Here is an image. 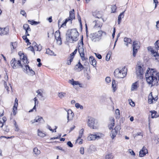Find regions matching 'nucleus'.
I'll return each mask as SVG.
<instances>
[{
    "mask_svg": "<svg viewBox=\"0 0 159 159\" xmlns=\"http://www.w3.org/2000/svg\"><path fill=\"white\" fill-rule=\"evenodd\" d=\"M148 69L149 70H147L145 74L147 82L148 84H151L152 87L153 85H157V77H158V80L159 81V72L156 73L154 69H152L150 71V68Z\"/></svg>",
    "mask_w": 159,
    "mask_h": 159,
    "instance_id": "f257e3e1",
    "label": "nucleus"
},
{
    "mask_svg": "<svg viewBox=\"0 0 159 159\" xmlns=\"http://www.w3.org/2000/svg\"><path fill=\"white\" fill-rule=\"evenodd\" d=\"M68 33L69 31H68V33L66 34V38L68 41L72 42L78 40L77 37L79 35V33L76 29L72 30Z\"/></svg>",
    "mask_w": 159,
    "mask_h": 159,
    "instance_id": "f03ea898",
    "label": "nucleus"
},
{
    "mask_svg": "<svg viewBox=\"0 0 159 159\" xmlns=\"http://www.w3.org/2000/svg\"><path fill=\"white\" fill-rule=\"evenodd\" d=\"M127 69L125 67L121 69H117L114 72V74L115 77L118 78H123L126 76Z\"/></svg>",
    "mask_w": 159,
    "mask_h": 159,
    "instance_id": "7ed1b4c3",
    "label": "nucleus"
},
{
    "mask_svg": "<svg viewBox=\"0 0 159 159\" xmlns=\"http://www.w3.org/2000/svg\"><path fill=\"white\" fill-rule=\"evenodd\" d=\"M103 34L105 35L106 33L101 30L97 32L92 34L91 37L92 40L94 42L99 41L101 39Z\"/></svg>",
    "mask_w": 159,
    "mask_h": 159,
    "instance_id": "20e7f679",
    "label": "nucleus"
},
{
    "mask_svg": "<svg viewBox=\"0 0 159 159\" xmlns=\"http://www.w3.org/2000/svg\"><path fill=\"white\" fill-rule=\"evenodd\" d=\"M11 66L14 69H16L20 66L23 70H25L24 65H22V62L21 63L20 60H17L15 58L12 59L10 62Z\"/></svg>",
    "mask_w": 159,
    "mask_h": 159,
    "instance_id": "39448f33",
    "label": "nucleus"
},
{
    "mask_svg": "<svg viewBox=\"0 0 159 159\" xmlns=\"http://www.w3.org/2000/svg\"><path fill=\"white\" fill-rule=\"evenodd\" d=\"M83 37L82 36L81 42L78 43V51L82 60H85L84 57V49L83 48Z\"/></svg>",
    "mask_w": 159,
    "mask_h": 159,
    "instance_id": "423d86ee",
    "label": "nucleus"
},
{
    "mask_svg": "<svg viewBox=\"0 0 159 159\" xmlns=\"http://www.w3.org/2000/svg\"><path fill=\"white\" fill-rule=\"evenodd\" d=\"M148 50L150 51L152 56L153 57V60H156L157 61H159V54L157 52H155L153 48L151 47H148L147 48Z\"/></svg>",
    "mask_w": 159,
    "mask_h": 159,
    "instance_id": "0eeeda50",
    "label": "nucleus"
},
{
    "mask_svg": "<svg viewBox=\"0 0 159 159\" xmlns=\"http://www.w3.org/2000/svg\"><path fill=\"white\" fill-rule=\"evenodd\" d=\"M74 10L73 9L70 12V16L68 18H67L65 21L61 25V27H64L66 25V23L69 21L71 22L73 19H75V16L74 13Z\"/></svg>",
    "mask_w": 159,
    "mask_h": 159,
    "instance_id": "6e6552de",
    "label": "nucleus"
},
{
    "mask_svg": "<svg viewBox=\"0 0 159 159\" xmlns=\"http://www.w3.org/2000/svg\"><path fill=\"white\" fill-rule=\"evenodd\" d=\"M133 55L134 57H135L138 52V49L139 48V47L138 45V41H134L133 43Z\"/></svg>",
    "mask_w": 159,
    "mask_h": 159,
    "instance_id": "1a4fd4ad",
    "label": "nucleus"
},
{
    "mask_svg": "<svg viewBox=\"0 0 159 159\" xmlns=\"http://www.w3.org/2000/svg\"><path fill=\"white\" fill-rule=\"evenodd\" d=\"M55 36L57 44L61 45L62 44V40L60 36V33L59 30L55 32Z\"/></svg>",
    "mask_w": 159,
    "mask_h": 159,
    "instance_id": "9d476101",
    "label": "nucleus"
},
{
    "mask_svg": "<svg viewBox=\"0 0 159 159\" xmlns=\"http://www.w3.org/2000/svg\"><path fill=\"white\" fill-rule=\"evenodd\" d=\"M136 72L137 76L139 77L140 79H142V75L143 73V70L141 66H138L137 67Z\"/></svg>",
    "mask_w": 159,
    "mask_h": 159,
    "instance_id": "9b49d317",
    "label": "nucleus"
},
{
    "mask_svg": "<svg viewBox=\"0 0 159 159\" xmlns=\"http://www.w3.org/2000/svg\"><path fill=\"white\" fill-rule=\"evenodd\" d=\"M24 66L25 70H23L24 71L25 70L27 73H29V75L31 76L35 75V72L30 68L28 65H25Z\"/></svg>",
    "mask_w": 159,
    "mask_h": 159,
    "instance_id": "f8f14e48",
    "label": "nucleus"
},
{
    "mask_svg": "<svg viewBox=\"0 0 159 159\" xmlns=\"http://www.w3.org/2000/svg\"><path fill=\"white\" fill-rule=\"evenodd\" d=\"M9 32V28L6 27L4 28L0 27V34L1 35H4L8 34Z\"/></svg>",
    "mask_w": 159,
    "mask_h": 159,
    "instance_id": "ddd939ff",
    "label": "nucleus"
},
{
    "mask_svg": "<svg viewBox=\"0 0 159 159\" xmlns=\"http://www.w3.org/2000/svg\"><path fill=\"white\" fill-rule=\"evenodd\" d=\"M88 125L90 128L94 129L95 119L92 117L90 118L88 121Z\"/></svg>",
    "mask_w": 159,
    "mask_h": 159,
    "instance_id": "4468645a",
    "label": "nucleus"
},
{
    "mask_svg": "<svg viewBox=\"0 0 159 159\" xmlns=\"http://www.w3.org/2000/svg\"><path fill=\"white\" fill-rule=\"evenodd\" d=\"M84 67L81 64L80 62H78V64H76L75 66L74 70L77 71H80L82 70Z\"/></svg>",
    "mask_w": 159,
    "mask_h": 159,
    "instance_id": "2eb2a0df",
    "label": "nucleus"
},
{
    "mask_svg": "<svg viewBox=\"0 0 159 159\" xmlns=\"http://www.w3.org/2000/svg\"><path fill=\"white\" fill-rule=\"evenodd\" d=\"M67 112V119L68 120L67 122H68L69 121L72 120L74 116V114L72 111L70 109L68 110Z\"/></svg>",
    "mask_w": 159,
    "mask_h": 159,
    "instance_id": "dca6fc26",
    "label": "nucleus"
},
{
    "mask_svg": "<svg viewBox=\"0 0 159 159\" xmlns=\"http://www.w3.org/2000/svg\"><path fill=\"white\" fill-rule=\"evenodd\" d=\"M148 150L146 148L143 146L142 149L139 152V155L140 157H144L146 154L148 153Z\"/></svg>",
    "mask_w": 159,
    "mask_h": 159,
    "instance_id": "f3484780",
    "label": "nucleus"
},
{
    "mask_svg": "<svg viewBox=\"0 0 159 159\" xmlns=\"http://www.w3.org/2000/svg\"><path fill=\"white\" fill-rule=\"evenodd\" d=\"M69 82L73 85H79L80 87H82V84L80 83L78 81L74 80L73 79L69 80Z\"/></svg>",
    "mask_w": 159,
    "mask_h": 159,
    "instance_id": "a211bd4d",
    "label": "nucleus"
},
{
    "mask_svg": "<svg viewBox=\"0 0 159 159\" xmlns=\"http://www.w3.org/2000/svg\"><path fill=\"white\" fill-rule=\"evenodd\" d=\"M148 102L150 104H151L152 103V100L153 99L154 100H157V97L154 98L152 96V93L151 92L149 94L148 97Z\"/></svg>",
    "mask_w": 159,
    "mask_h": 159,
    "instance_id": "6ab92c4d",
    "label": "nucleus"
},
{
    "mask_svg": "<svg viewBox=\"0 0 159 159\" xmlns=\"http://www.w3.org/2000/svg\"><path fill=\"white\" fill-rule=\"evenodd\" d=\"M116 128L117 127H116L114 129H112L111 131L110 136L112 139H113L116 136V135L118 131L116 129Z\"/></svg>",
    "mask_w": 159,
    "mask_h": 159,
    "instance_id": "aec40b11",
    "label": "nucleus"
},
{
    "mask_svg": "<svg viewBox=\"0 0 159 159\" xmlns=\"http://www.w3.org/2000/svg\"><path fill=\"white\" fill-rule=\"evenodd\" d=\"M89 61L91 65H92L94 67L96 65L97 62L93 57H90L89 58Z\"/></svg>",
    "mask_w": 159,
    "mask_h": 159,
    "instance_id": "412c9836",
    "label": "nucleus"
},
{
    "mask_svg": "<svg viewBox=\"0 0 159 159\" xmlns=\"http://www.w3.org/2000/svg\"><path fill=\"white\" fill-rule=\"evenodd\" d=\"M111 120V123L109 125L108 127L109 129H112L113 128L115 125V123H114V119L113 117H111L110 118Z\"/></svg>",
    "mask_w": 159,
    "mask_h": 159,
    "instance_id": "4be33fe9",
    "label": "nucleus"
},
{
    "mask_svg": "<svg viewBox=\"0 0 159 159\" xmlns=\"http://www.w3.org/2000/svg\"><path fill=\"white\" fill-rule=\"evenodd\" d=\"M138 82L137 81L133 83L132 85L131 90V91H134L136 90L138 87Z\"/></svg>",
    "mask_w": 159,
    "mask_h": 159,
    "instance_id": "5701e85b",
    "label": "nucleus"
},
{
    "mask_svg": "<svg viewBox=\"0 0 159 159\" xmlns=\"http://www.w3.org/2000/svg\"><path fill=\"white\" fill-rule=\"evenodd\" d=\"M150 112L151 113V117L152 118H157L159 116V115L157 112L154 110L150 111Z\"/></svg>",
    "mask_w": 159,
    "mask_h": 159,
    "instance_id": "b1692460",
    "label": "nucleus"
},
{
    "mask_svg": "<svg viewBox=\"0 0 159 159\" xmlns=\"http://www.w3.org/2000/svg\"><path fill=\"white\" fill-rule=\"evenodd\" d=\"M22 55H23V57L22 58V60L23 62L24 63V64H22V65H24L25 66V65H26V63L28 64L29 63V61L27 60V59L26 56H25L23 54L22 55L20 56V59L21 58V57L22 56Z\"/></svg>",
    "mask_w": 159,
    "mask_h": 159,
    "instance_id": "393cba45",
    "label": "nucleus"
},
{
    "mask_svg": "<svg viewBox=\"0 0 159 159\" xmlns=\"http://www.w3.org/2000/svg\"><path fill=\"white\" fill-rule=\"evenodd\" d=\"M95 23V25L94 26L95 28H97L98 27H101L102 26V23H100L98 20H95L93 22Z\"/></svg>",
    "mask_w": 159,
    "mask_h": 159,
    "instance_id": "a878e982",
    "label": "nucleus"
},
{
    "mask_svg": "<svg viewBox=\"0 0 159 159\" xmlns=\"http://www.w3.org/2000/svg\"><path fill=\"white\" fill-rule=\"evenodd\" d=\"M125 11V10L123 12H122L120 13L119 15L118 16V24H119L121 21L122 18H123L124 16V13Z\"/></svg>",
    "mask_w": 159,
    "mask_h": 159,
    "instance_id": "bb28decb",
    "label": "nucleus"
},
{
    "mask_svg": "<svg viewBox=\"0 0 159 159\" xmlns=\"http://www.w3.org/2000/svg\"><path fill=\"white\" fill-rule=\"evenodd\" d=\"M87 139L89 140H94L96 139V137H95V133L93 134H90L88 137Z\"/></svg>",
    "mask_w": 159,
    "mask_h": 159,
    "instance_id": "cd10ccee",
    "label": "nucleus"
},
{
    "mask_svg": "<svg viewBox=\"0 0 159 159\" xmlns=\"http://www.w3.org/2000/svg\"><path fill=\"white\" fill-rule=\"evenodd\" d=\"M131 39L130 38H124V41L125 42V44L126 45H128V43H130L131 42Z\"/></svg>",
    "mask_w": 159,
    "mask_h": 159,
    "instance_id": "c85d7f7f",
    "label": "nucleus"
},
{
    "mask_svg": "<svg viewBox=\"0 0 159 159\" xmlns=\"http://www.w3.org/2000/svg\"><path fill=\"white\" fill-rule=\"evenodd\" d=\"M84 132V129H81L79 131V136L78 139H77V141H78L82 137Z\"/></svg>",
    "mask_w": 159,
    "mask_h": 159,
    "instance_id": "c756f323",
    "label": "nucleus"
},
{
    "mask_svg": "<svg viewBox=\"0 0 159 159\" xmlns=\"http://www.w3.org/2000/svg\"><path fill=\"white\" fill-rule=\"evenodd\" d=\"M18 106V103H15L13 109V115L14 116L15 115L16 110H17V107Z\"/></svg>",
    "mask_w": 159,
    "mask_h": 159,
    "instance_id": "7c9ffc66",
    "label": "nucleus"
},
{
    "mask_svg": "<svg viewBox=\"0 0 159 159\" xmlns=\"http://www.w3.org/2000/svg\"><path fill=\"white\" fill-rule=\"evenodd\" d=\"M66 93L61 92L58 93V96L60 98L62 99L66 96Z\"/></svg>",
    "mask_w": 159,
    "mask_h": 159,
    "instance_id": "2f4dec72",
    "label": "nucleus"
},
{
    "mask_svg": "<svg viewBox=\"0 0 159 159\" xmlns=\"http://www.w3.org/2000/svg\"><path fill=\"white\" fill-rule=\"evenodd\" d=\"M46 53L50 55H54V53L53 51L52 50H51L49 48H48L47 49Z\"/></svg>",
    "mask_w": 159,
    "mask_h": 159,
    "instance_id": "473e14b6",
    "label": "nucleus"
},
{
    "mask_svg": "<svg viewBox=\"0 0 159 159\" xmlns=\"http://www.w3.org/2000/svg\"><path fill=\"white\" fill-rule=\"evenodd\" d=\"M38 135L41 137H44L45 136L46 134L43 132L42 131H40L39 129H38Z\"/></svg>",
    "mask_w": 159,
    "mask_h": 159,
    "instance_id": "72a5a7b5",
    "label": "nucleus"
},
{
    "mask_svg": "<svg viewBox=\"0 0 159 159\" xmlns=\"http://www.w3.org/2000/svg\"><path fill=\"white\" fill-rule=\"evenodd\" d=\"M95 137H96V139H97L101 138L102 136V134L99 133H95Z\"/></svg>",
    "mask_w": 159,
    "mask_h": 159,
    "instance_id": "f704fd0d",
    "label": "nucleus"
},
{
    "mask_svg": "<svg viewBox=\"0 0 159 159\" xmlns=\"http://www.w3.org/2000/svg\"><path fill=\"white\" fill-rule=\"evenodd\" d=\"M28 22L30 23L32 25H37L40 23L39 22L35 21L33 20H29Z\"/></svg>",
    "mask_w": 159,
    "mask_h": 159,
    "instance_id": "c9c22d12",
    "label": "nucleus"
},
{
    "mask_svg": "<svg viewBox=\"0 0 159 159\" xmlns=\"http://www.w3.org/2000/svg\"><path fill=\"white\" fill-rule=\"evenodd\" d=\"M23 28L24 30H28L29 31H30L31 29L29 27V25L27 24H25L23 26Z\"/></svg>",
    "mask_w": 159,
    "mask_h": 159,
    "instance_id": "e433bc0d",
    "label": "nucleus"
},
{
    "mask_svg": "<svg viewBox=\"0 0 159 159\" xmlns=\"http://www.w3.org/2000/svg\"><path fill=\"white\" fill-rule=\"evenodd\" d=\"M116 82L115 80H112V87L113 89V92H115L116 90Z\"/></svg>",
    "mask_w": 159,
    "mask_h": 159,
    "instance_id": "4c0bfd02",
    "label": "nucleus"
},
{
    "mask_svg": "<svg viewBox=\"0 0 159 159\" xmlns=\"http://www.w3.org/2000/svg\"><path fill=\"white\" fill-rule=\"evenodd\" d=\"M33 152L35 154L39 155L40 154V151L37 148H35L33 150Z\"/></svg>",
    "mask_w": 159,
    "mask_h": 159,
    "instance_id": "58836bf2",
    "label": "nucleus"
},
{
    "mask_svg": "<svg viewBox=\"0 0 159 159\" xmlns=\"http://www.w3.org/2000/svg\"><path fill=\"white\" fill-rule=\"evenodd\" d=\"M34 50L37 51H40L42 49V46L40 45H37L34 48Z\"/></svg>",
    "mask_w": 159,
    "mask_h": 159,
    "instance_id": "ea45409f",
    "label": "nucleus"
},
{
    "mask_svg": "<svg viewBox=\"0 0 159 159\" xmlns=\"http://www.w3.org/2000/svg\"><path fill=\"white\" fill-rule=\"evenodd\" d=\"M75 107L77 108H80L81 109H83V107L78 103L75 104Z\"/></svg>",
    "mask_w": 159,
    "mask_h": 159,
    "instance_id": "a19ab883",
    "label": "nucleus"
},
{
    "mask_svg": "<svg viewBox=\"0 0 159 159\" xmlns=\"http://www.w3.org/2000/svg\"><path fill=\"white\" fill-rule=\"evenodd\" d=\"M112 155L111 153L107 154L105 156V159H112Z\"/></svg>",
    "mask_w": 159,
    "mask_h": 159,
    "instance_id": "79ce46f5",
    "label": "nucleus"
},
{
    "mask_svg": "<svg viewBox=\"0 0 159 159\" xmlns=\"http://www.w3.org/2000/svg\"><path fill=\"white\" fill-rule=\"evenodd\" d=\"M111 12L114 13L115 12V11L116 9V7L115 5H114L111 6Z\"/></svg>",
    "mask_w": 159,
    "mask_h": 159,
    "instance_id": "37998d69",
    "label": "nucleus"
},
{
    "mask_svg": "<svg viewBox=\"0 0 159 159\" xmlns=\"http://www.w3.org/2000/svg\"><path fill=\"white\" fill-rule=\"evenodd\" d=\"M155 47L159 49V40H157L155 43Z\"/></svg>",
    "mask_w": 159,
    "mask_h": 159,
    "instance_id": "c03bdc74",
    "label": "nucleus"
},
{
    "mask_svg": "<svg viewBox=\"0 0 159 159\" xmlns=\"http://www.w3.org/2000/svg\"><path fill=\"white\" fill-rule=\"evenodd\" d=\"M4 86L5 89L7 91V93L8 94L9 93V90H8L9 87L7 85V84L6 82L5 81H4Z\"/></svg>",
    "mask_w": 159,
    "mask_h": 159,
    "instance_id": "a18cd8bd",
    "label": "nucleus"
},
{
    "mask_svg": "<svg viewBox=\"0 0 159 159\" xmlns=\"http://www.w3.org/2000/svg\"><path fill=\"white\" fill-rule=\"evenodd\" d=\"M14 125L16 128V129H15V131H18L19 130V129L18 128V125L17 124L15 120L14 121Z\"/></svg>",
    "mask_w": 159,
    "mask_h": 159,
    "instance_id": "49530a36",
    "label": "nucleus"
},
{
    "mask_svg": "<svg viewBox=\"0 0 159 159\" xmlns=\"http://www.w3.org/2000/svg\"><path fill=\"white\" fill-rule=\"evenodd\" d=\"M17 43L16 42H15L14 43H11V46L12 47V48L13 49L16 48L17 46Z\"/></svg>",
    "mask_w": 159,
    "mask_h": 159,
    "instance_id": "de8ad7c7",
    "label": "nucleus"
},
{
    "mask_svg": "<svg viewBox=\"0 0 159 159\" xmlns=\"http://www.w3.org/2000/svg\"><path fill=\"white\" fill-rule=\"evenodd\" d=\"M116 115H117L116 117L118 118L120 117V110L119 109H117L116 110Z\"/></svg>",
    "mask_w": 159,
    "mask_h": 159,
    "instance_id": "09e8293b",
    "label": "nucleus"
},
{
    "mask_svg": "<svg viewBox=\"0 0 159 159\" xmlns=\"http://www.w3.org/2000/svg\"><path fill=\"white\" fill-rule=\"evenodd\" d=\"M26 35H24L22 37V38L24 40H25V42L26 43L29 42V39L27 38Z\"/></svg>",
    "mask_w": 159,
    "mask_h": 159,
    "instance_id": "8fccbe9b",
    "label": "nucleus"
},
{
    "mask_svg": "<svg viewBox=\"0 0 159 159\" xmlns=\"http://www.w3.org/2000/svg\"><path fill=\"white\" fill-rule=\"evenodd\" d=\"M28 49L29 50H30L31 51L33 52L34 53V55H35V52H34V48H33L32 46H30L29 47H28Z\"/></svg>",
    "mask_w": 159,
    "mask_h": 159,
    "instance_id": "3c124183",
    "label": "nucleus"
},
{
    "mask_svg": "<svg viewBox=\"0 0 159 159\" xmlns=\"http://www.w3.org/2000/svg\"><path fill=\"white\" fill-rule=\"evenodd\" d=\"M3 130L4 131L8 132L9 131V129L8 128L7 126H5V127H4L3 128Z\"/></svg>",
    "mask_w": 159,
    "mask_h": 159,
    "instance_id": "603ef678",
    "label": "nucleus"
},
{
    "mask_svg": "<svg viewBox=\"0 0 159 159\" xmlns=\"http://www.w3.org/2000/svg\"><path fill=\"white\" fill-rule=\"evenodd\" d=\"M110 57V55L109 54H107L106 57V60L108 61L109 60Z\"/></svg>",
    "mask_w": 159,
    "mask_h": 159,
    "instance_id": "864d4df0",
    "label": "nucleus"
},
{
    "mask_svg": "<svg viewBox=\"0 0 159 159\" xmlns=\"http://www.w3.org/2000/svg\"><path fill=\"white\" fill-rule=\"evenodd\" d=\"M80 152L82 154H83L84 153V148L83 147H81L80 149Z\"/></svg>",
    "mask_w": 159,
    "mask_h": 159,
    "instance_id": "5fc2aeb1",
    "label": "nucleus"
},
{
    "mask_svg": "<svg viewBox=\"0 0 159 159\" xmlns=\"http://www.w3.org/2000/svg\"><path fill=\"white\" fill-rule=\"evenodd\" d=\"M105 80L107 83H109L111 82V78L110 77H107L106 78Z\"/></svg>",
    "mask_w": 159,
    "mask_h": 159,
    "instance_id": "6e6d98bb",
    "label": "nucleus"
},
{
    "mask_svg": "<svg viewBox=\"0 0 159 159\" xmlns=\"http://www.w3.org/2000/svg\"><path fill=\"white\" fill-rule=\"evenodd\" d=\"M67 145L68 146L72 148L73 147V145L71 143V142L70 141H69L67 142Z\"/></svg>",
    "mask_w": 159,
    "mask_h": 159,
    "instance_id": "4d7b16f0",
    "label": "nucleus"
},
{
    "mask_svg": "<svg viewBox=\"0 0 159 159\" xmlns=\"http://www.w3.org/2000/svg\"><path fill=\"white\" fill-rule=\"evenodd\" d=\"M95 55L96 56V57L99 59H101L102 58V57L101 56V55L100 54H99L98 53H95Z\"/></svg>",
    "mask_w": 159,
    "mask_h": 159,
    "instance_id": "13d9d810",
    "label": "nucleus"
},
{
    "mask_svg": "<svg viewBox=\"0 0 159 159\" xmlns=\"http://www.w3.org/2000/svg\"><path fill=\"white\" fill-rule=\"evenodd\" d=\"M153 3L155 4V7L154 8V9H155L156 7L157 4L158 3V2L157 0H153Z\"/></svg>",
    "mask_w": 159,
    "mask_h": 159,
    "instance_id": "bf43d9fd",
    "label": "nucleus"
},
{
    "mask_svg": "<svg viewBox=\"0 0 159 159\" xmlns=\"http://www.w3.org/2000/svg\"><path fill=\"white\" fill-rule=\"evenodd\" d=\"M129 152L132 155H133V156L135 155V154L133 150L131 149H129Z\"/></svg>",
    "mask_w": 159,
    "mask_h": 159,
    "instance_id": "052dcab7",
    "label": "nucleus"
},
{
    "mask_svg": "<svg viewBox=\"0 0 159 159\" xmlns=\"http://www.w3.org/2000/svg\"><path fill=\"white\" fill-rule=\"evenodd\" d=\"M77 52V49H75L74 52H73L70 55H71V56L73 57L75 55V54Z\"/></svg>",
    "mask_w": 159,
    "mask_h": 159,
    "instance_id": "680f3d73",
    "label": "nucleus"
},
{
    "mask_svg": "<svg viewBox=\"0 0 159 159\" xmlns=\"http://www.w3.org/2000/svg\"><path fill=\"white\" fill-rule=\"evenodd\" d=\"M115 32H116V29L115 27H114L113 28V32L112 34V36L113 38H114L115 37Z\"/></svg>",
    "mask_w": 159,
    "mask_h": 159,
    "instance_id": "e2e57ef3",
    "label": "nucleus"
},
{
    "mask_svg": "<svg viewBox=\"0 0 159 159\" xmlns=\"http://www.w3.org/2000/svg\"><path fill=\"white\" fill-rule=\"evenodd\" d=\"M36 92L38 93V95H39L42 97H43V94L42 93H41V92L39 91V90H38Z\"/></svg>",
    "mask_w": 159,
    "mask_h": 159,
    "instance_id": "0e129e2a",
    "label": "nucleus"
},
{
    "mask_svg": "<svg viewBox=\"0 0 159 159\" xmlns=\"http://www.w3.org/2000/svg\"><path fill=\"white\" fill-rule=\"evenodd\" d=\"M4 111L3 110H0V117L2 116L3 115V113Z\"/></svg>",
    "mask_w": 159,
    "mask_h": 159,
    "instance_id": "69168bd1",
    "label": "nucleus"
},
{
    "mask_svg": "<svg viewBox=\"0 0 159 159\" xmlns=\"http://www.w3.org/2000/svg\"><path fill=\"white\" fill-rule=\"evenodd\" d=\"M20 14L23 16H26L25 15L26 13L24 11L22 10L20 11Z\"/></svg>",
    "mask_w": 159,
    "mask_h": 159,
    "instance_id": "338daca9",
    "label": "nucleus"
},
{
    "mask_svg": "<svg viewBox=\"0 0 159 159\" xmlns=\"http://www.w3.org/2000/svg\"><path fill=\"white\" fill-rule=\"evenodd\" d=\"M73 57L71 55H70V58H68V60H69V61H70V62H71L73 60Z\"/></svg>",
    "mask_w": 159,
    "mask_h": 159,
    "instance_id": "774afa93",
    "label": "nucleus"
}]
</instances>
